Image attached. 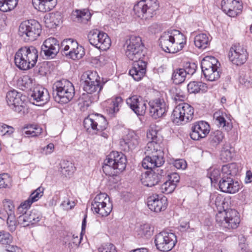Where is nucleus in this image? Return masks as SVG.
Listing matches in <instances>:
<instances>
[{
    "instance_id": "obj_35",
    "label": "nucleus",
    "mask_w": 252,
    "mask_h": 252,
    "mask_svg": "<svg viewBox=\"0 0 252 252\" xmlns=\"http://www.w3.org/2000/svg\"><path fill=\"white\" fill-rule=\"evenodd\" d=\"M195 46L199 49H205L210 42L209 36L205 33L199 34L194 39Z\"/></svg>"
},
{
    "instance_id": "obj_19",
    "label": "nucleus",
    "mask_w": 252,
    "mask_h": 252,
    "mask_svg": "<svg viewBox=\"0 0 252 252\" xmlns=\"http://www.w3.org/2000/svg\"><path fill=\"white\" fill-rule=\"evenodd\" d=\"M61 50L58 41L53 37L45 40L41 46V53L47 58H54Z\"/></svg>"
},
{
    "instance_id": "obj_43",
    "label": "nucleus",
    "mask_w": 252,
    "mask_h": 252,
    "mask_svg": "<svg viewBox=\"0 0 252 252\" xmlns=\"http://www.w3.org/2000/svg\"><path fill=\"white\" fill-rule=\"evenodd\" d=\"M139 137L134 132H129L126 135V144L129 148H134L138 145Z\"/></svg>"
},
{
    "instance_id": "obj_20",
    "label": "nucleus",
    "mask_w": 252,
    "mask_h": 252,
    "mask_svg": "<svg viewBox=\"0 0 252 252\" xmlns=\"http://www.w3.org/2000/svg\"><path fill=\"white\" fill-rule=\"evenodd\" d=\"M147 205L151 211L159 212L166 209L167 206V199L164 196L154 194L148 197Z\"/></svg>"
},
{
    "instance_id": "obj_46",
    "label": "nucleus",
    "mask_w": 252,
    "mask_h": 252,
    "mask_svg": "<svg viewBox=\"0 0 252 252\" xmlns=\"http://www.w3.org/2000/svg\"><path fill=\"white\" fill-rule=\"evenodd\" d=\"M137 232L141 237H148L152 234L151 225L148 223L140 225L137 228Z\"/></svg>"
},
{
    "instance_id": "obj_11",
    "label": "nucleus",
    "mask_w": 252,
    "mask_h": 252,
    "mask_svg": "<svg viewBox=\"0 0 252 252\" xmlns=\"http://www.w3.org/2000/svg\"><path fill=\"white\" fill-rule=\"evenodd\" d=\"M26 97L13 90L7 93L6 100L9 107L14 111L23 114L26 108Z\"/></svg>"
},
{
    "instance_id": "obj_13",
    "label": "nucleus",
    "mask_w": 252,
    "mask_h": 252,
    "mask_svg": "<svg viewBox=\"0 0 252 252\" xmlns=\"http://www.w3.org/2000/svg\"><path fill=\"white\" fill-rule=\"evenodd\" d=\"M155 242L158 250L168 252L175 246L177 242L176 236L173 233L162 231L156 236Z\"/></svg>"
},
{
    "instance_id": "obj_28",
    "label": "nucleus",
    "mask_w": 252,
    "mask_h": 252,
    "mask_svg": "<svg viewBox=\"0 0 252 252\" xmlns=\"http://www.w3.org/2000/svg\"><path fill=\"white\" fill-rule=\"evenodd\" d=\"M226 115L222 111L219 110L216 112L213 115L214 119L217 125L220 127H222L225 130L229 131L232 128V124L226 120Z\"/></svg>"
},
{
    "instance_id": "obj_1",
    "label": "nucleus",
    "mask_w": 252,
    "mask_h": 252,
    "mask_svg": "<svg viewBox=\"0 0 252 252\" xmlns=\"http://www.w3.org/2000/svg\"><path fill=\"white\" fill-rule=\"evenodd\" d=\"M147 137L149 139L145 147L146 157L143 159L142 165L145 169L154 170L159 169L164 162V153L160 148L162 137L153 128L147 132Z\"/></svg>"
},
{
    "instance_id": "obj_32",
    "label": "nucleus",
    "mask_w": 252,
    "mask_h": 252,
    "mask_svg": "<svg viewBox=\"0 0 252 252\" xmlns=\"http://www.w3.org/2000/svg\"><path fill=\"white\" fill-rule=\"evenodd\" d=\"M239 172L238 165L235 163L225 164L222 166L221 177H229L236 176Z\"/></svg>"
},
{
    "instance_id": "obj_47",
    "label": "nucleus",
    "mask_w": 252,
    "mask_h": 252,
    "mask_svg": "<svg viewBox=\"0 0 252 252\" xmlns=\"http://www.w3.org/2000/svg\"><path fill=\"white\" fill-rule=\"evenodd\" d=\"M29 222L31 224H35L39 221L42 218L41 214L37 210H33L31 211L26 212Z\"/></svg>"
},
{
    "instance_id": "obj_4",
    "label": "nucleus",
    "mask_w": 252,
    "mask_h": 252,
    "mask_svg": "<svg viewBox=\"0 0 252 252\" xmlns=\"http://www.w3.org/2000/svg\"><path fill=\"white\" fill-rule=\"evenodd\" d=\"M216 220L220 226L227 229L236 228L240 221L237 212L232 209L219 211Z\"/></svg>"
},
{
    "instance_id": "obj_55",
    "label": "nucleus",
    "mask_w": 252,
    "mask_h": 252,
    "mask_svg": "<svg viewBox=\"0 0 252 252\" xmlns=\"http://www.w3.org/2000/svg\"><path fill=\"white\" fill-rule=\"evenodd\" d=\"M122 103V98L120 96H117L112 100L111 106L110 107V112L111 113L117 112L119 110L120 105Z\"/></svg>"
},
{
    "instance_id": "obj_33",
    "label": "nucleus",
    "mask_w": 252,
    "mask_h": 252,
    "mask_svg": "<svg viewBox=\"0 0 252 252\" xmlns=\"http://www.w3.org/2000/svg\"><path fill=\"white\" fill-rule=\"evenodd\" d=\"M42 128L37 125H31L24 126L21 130L23 135L27 137L37 136L42 132Z\"/></svg>"
},
{
    "instance_id": "obj_7",
    "label": "nucleus",
    "mask_w": 252,
    "mask_h": 252,
    "mask_svg": "<svg viewBox=\"0 0 252 252\" xmlns=\"http://www.w3.org/2000/svg\"><path fill=\"white\" fill-rule=\"evenodd\" d=\"M40 24L34 20H27L22 22L18 30V34L25 41H33L40 34Z\"/></svg>"
},
{
    "instance_id": "obj_10",
    "label": "nucleus",
    "mask_w": 252,
    "mask_h": 252,
    "mask_svg": "<svg viewBox=\"0 0 252 252\" xmlns=\"http://www.w3.org/2000/svg\"><path fill=\"white\" fill-rule=\"evenodd\" d=\"M63 55L73 60L81 59L84 55V49L77 42L71 38L63 40L60 46Z\"/></svg>"
},
{
    "instance_id": "obj_9",
    "label": "nucleus",
    "mask_w": 252,
    "mask_h": 252,
    "mask_svg": "<svg viewBox=\"0 0 252 252\" xmlns=\"http://www.w3.org/2000/svg\"><path fill=\"white\" fill-rule=\"evenodd\" d=\"M193 109L187 103H180L173 110L171 116L173 122L178 125L187 123L193 118Z\"/></svg>"
},
{
    "instance_id": "obj_24",
    "label": "nucleus",
    "mask_w": 252,
    "mask_h": 252,
    "mask_svg": "<svg viewBox=\"0 0 252 252\" xmlns=\"http://www.w3.org/2000/svg\"><path fill=\"white\" fill-rule=\"evenodd\" d=\"M146 66V62L143 60L134 62L129 74L135 81H139L145 75Z\"/></svg>"
},
{
    "instance_id": "obj_5",
    "label": "nucleus",
    "mask_w": 252,
    "mask_h": 252,
    "mask_svg": "<svg viewBox=\"0 0 252 252\" xmlns=\"http://www.w3.org/2000/svg\"><path fill=\"white\" fill-rule=\"evenodd\" d=\"M157 0H142L133 7V11L137 17L148 20L154 17L158 8Z\"/></svg>"
},
{
    "instance_id": "obj_40",
    "label": "nucleus",
    "mask_w": 252,
    "mask_h": 252,
    "mask_svg": "<svg viewBox=\"0 0 252 252\" xmlns=\"http://www.w3.org/2000/svg\"><path fill=\"white\" fill-rule=\"evenodd\" d=\"M234 149L229 145H224L222 148L220 154V159L223 162H227L230 161L233 156Z\"/></svg>"
},
{
    "instance_id": "obj_57",
    "label": "nucleus",
    "mask_w": 252,
    "mask_h": 252,
    "mask_svg": "<svg viewBox=\"0 0 252 252\" xmlns=\"http://www.w3.org/2000/svg\"><path fill=\"white\" fill-rule=\"evenodd\" d=\"M43 189L39 187L33 191L28 198L33 203L37 201L43 195Z\"/></svg>"
},
{
    "instance_id": "obj_18",
    "label": "nucleus",
    "mask_w": 252,
    "mask_h": 252,
    "mask_svg": "<svg viewBox=\"0 0 252 252\" xmlns=\"http://www.w3.org/2000/svg\"><path fill=\"white\" fill-rule=\"evenodd\" d=\"M126 158L125 155L121 152L113 151L110 153L106 158V163L112 165L113 168L119 171H123L126 168Z\"/></svg>"
},
{
    "instance_id": "obj_25",
    "label": "nucleus",
    "mask_w": 252,
    "mask_h": 252,
    "mask_svg": "<svg viewBox=\"0 0 252 252\" xmlns=\"http://www.w3.org/2000/svg\"><path fill=\"white\" fill-rule=\"evenodd\" d=\"M31 97L36 101L37 105H42L46 103L50 99V95L47 89L41 87L34 89Z\"/></svg>"
},
{
    "instance_id": "obj_56",
    "label": "nucleus",
    "mask_w": 252,
    "mask_h": 252,
    "mask_svg": "<svg viewBox=\"0 0 252 252\" xmlns=\"http://www.w3.org/2000/svg\"><path fill=\"white\" fill-rule=\"evenodd\" d=\"M141 98V97L136 95H132L127 98L126 101V104L131 110L134 111V109L136 108L135 107L139 101V99Z\"/></svg>"
},
{
    "instance_id": "obj_36",
    "label": "nucleus",
    "mask_w": 252,
    "mask_h": 252,
    "mask_svg": "<svg viewBox=\"0 0 252 252\" xmlns=\"http://www.w3.org/2000/svg\"><path fill=\"white\" fill-rule=\"evenodd\" d=\"M60 165V172L62 176L67 177L72 175L75 170V167L71 162L63 160Z\"/></svg>"
},
{
    "instance_id": "obj_60",
    "label": "nucleus",
    "mask_w": 252,
    "mask_h": 252,
    "mask_svg": "<svg viewBox=\"0 0 252 252\" xmlns=\"http://www.w3.org/2000/svg\"><path fill=\"white\" fill-rule=\"evenodd\" d=\"M32 204V203L29 198L22 202L17 208L18 213H24L25 212H28L27 210L30 208Z\"/></svg>"
},
{
    "instance_id": "obj_39",
    "label": "nucleus",
    "mask_w": 252,
    "mask_h": 252,
    "mask_svg": "<svg viewBox=\"0 0 252 252\" xmlns=\"http://www.w3.org/2000/svg\"><path fill=\"white\" fill-rule=\"evenodd\" d=\"M206 84L201 82L192 81L188 85V90L189 93H197L200 91L205 92L207 88Z\"/></svg>"
},
{
    "instance_id": "obj_34",
    "label": "nucleus",
    "mask_w": 252,
    "mask_h": 252,
    "mask_svg": "<svg viewBox=\"0 0 252 252\" xmlns=\"http://www.w3.org/2000/svg\"><path fill=\"white\" fill-rule=\"evenodd\" d=\"M101 88L100 80L83 83V90L87 93L98 94Z\"/></svg>"
},
{
    "instance_id": "obj_8",
    "label": "nucleus",
    "mask_w": 252,
    "mask_h": 252,
    "mask_svg": "<svg viewBox=\"0 0 252 252\" xmlns=\"http://www.w3.org/2000/svg\"><path fill=\"white\" fill-rule=\"evenodd\" d=\"M201 69L207 80L210 81H215L220 77V63L213 56H206L201 61Z\"/></svg>"
},
{
    "instance_id": "obj_42",
    "label": "nucleus",
    "mask_w": 252,
    "mask_h": 252,
    "mask_svg": "<svg viewBox=\"0 0 252 252\" xmlns=\"http://www.w3.org/2000/svg\"><path fill=\"white\" fill-rule=\"evenodd\" d=\"M99 79L97 72L91 70L84 72L81 76V81H83V83L100 80Z\"/></svg>"
},
{
    "instance_id": "obj_41",
    "label": "nucleus",
    "mask_w": 252,
    "mask_h": 252,
    "mask_svg": "<svg viewBox=\"0 0 252 252\" xmlns=\"http://www.w3.org/2000/svg\"><path fill=\"white\" fill-rule=\"evenodd\" d=\"M18 3V0H0V10L7 12L13 9Z\"/></svg>"
},
{
    "instance_id": "obj_27",
    "label": "nucleus",
    "mask_w": 252,
    "mask_h": 252,
    "mask_svg": "<svg viewBox=\"0 0 252 252\" xmlns=\"http://www.w3.org/2000/svg\"><path fill=\"white\" fill-rule=\"evenodd\" d=\"M91 17V13L87 9H76L72 13V18L74 22L83 24H86Z\"/></svg>"
},
{
    "instance_id": "obj_29",
    "label": "nucleus",
    "mask_w": 252,
    "mask_h": 252,
    "mask_svg": "<svg viewBox=\"0 0 252 252\" xmlns=\"http://www.w3.org/2000/svg\"><path fill=\"white\" fill-rule=\"evenodd\" d=\"M159 40V45L162 50L170 53V48L172 46V42H173L172 30L163 32Z\"/></svg>"
},
{
    "instance_id": "obj_58",
    "label": "nucleus",
    "mask_w": 252,
    "mask_h": 252,
    "mask_svg": "<svg viewBox=\"0 0 252 252\" xmlns=\"http://www.w3.org/2000/svg\"><path fill=\"white\" fill-rule=\"evenodd\" d=\"M4 210H2V212L4 213L5 215H8L11 214H14V206L13 204V202L10 200H6L3 202Z\"/></svg>"
},
{
    "instance_id": "obj_48",
    "label": "nucleus",
    "mask_w": 252,
    "mask_h": 252,
    "mask_svg": "<svg viewBox=\"0 0 252 252\" xmlns=\"http://www.w3.org/2000/svg\"><path fill=\"white\" fill-rule=\"evenodd\" d=\"M173 41L176 42L178 44H181L184 46L186 44V38L185 36L179 31L173 30H172Z\"/></svg>"
},
{
    "instance_id": "obj_6",
    "label": "nucleus",
    "mask_w": 252,
    "mask_h": 252,
    "mask_svg": "<svg viewBox=\"0 0 252 252\" xmlns=\"http://www.w3.org/2000/svg\"><path fill=\"white\" fill-rule=\"evenodd\" d=\"M125 54L126 57L133 62L143 60L144 56V46L140 36L131 35L126 41Z\"/></svg>"
},
{
    "instance_id": "obj_26",
    "label": "nucleus",
    "mask_w": 252,
    "mask_h": 252,
    "mask_svg": "<svg viewBox=\"0 0 252 252\" xmlns=\"http://www.w3.org/2000/svg\"><path fill=\"white\" fill-rule=\"evenodd\" d=\"M57 3V0H32L34 8L42 12L50 11L55 7Z\"/></svg>"
},
{
    "instance_id": "obj_22",
    "label": "nucleus",
    "mask_w": 252,
    "mask_h": 252,
    "mask_svg": "<svg viewBox=\"0 0 252 252\" xmlns=\"http://www.w3.org/2000/svg\"><path fill=\"white\" fill-rule=\"evenodd\" d=\"M219 188L224 192L233 194L239 191L240 184L231 177H221L219 182Z\"/></svg>"
},
{
    "instance_id": "obj_54",
    "label": "nucleus",
    "mask_w": 252,
    "mask_h": 252,
    "mask_svg": "<svg viewBox=\"0 0 252 252\" xmlns=\"http://www.w3.org/2000/svg\"><path fill=\"white\" fill-rule=\"evenodd\" d=\"M12 241L11 235L4 231H0V244L8 245Z\"/></svg>"
},
{
    "instance_id": "obj_52",
    "label": "nucleus",
    "mask_w": 252,
    "mask_h": 252,
    "mask_svg": "<svg viewBox=\"0 0 252 252\" xmlns=\"http://www.w3.org/2000/svg\"><path fill=\"white\" fill-rule=\"evenodd\" d=\"M11 179L7 173L0 174V189L9 187L11 185Z\"/></svg>"
},
{
    "instance_id": "obj_14",
    "label": "nucleus",
    "mask_w": 252,
    "mask_h": 252,
    "mask_svg": "<svg viewBox=\"0 0 252 252\" xmlns=\"http://www.w3.org/2000/svg\"><path fill=\"white\" fill-rule=\"evenodd\" d=\"M84 126L86 130L91 132L100 131L106 130L108 123L102 116H92L86 118L84 120Z\"/></svg>"
},
{
    "instance_id": "obj_16",
    "label": "nucleus",
    "mask_w": 252,
    "mask_h": 252,
    "mask_svg": "<svg viewBox=\"0 0 252 252\" xmlns=\"http://www.w3.org/2000/svg\"><path fill=\"white\" fill-rule=\"evenodd\" d=\"M149 105L150 114L155 119L164 116L167 111L168 107L163 98H158L150 100Z\"/></svg>"
},
{
    "instance_id": "obj_59",
    "label": "nucleus",
    "mask_w": 252,
    "mask_h": 252,
    "mask_svg": "<svg viewBox=\"0 0 252 252\" xmlns=\"http://www.w3.org/2000/svg\"><path fill=\"white\" fill-rule=\"evenodd\" d=\"M98 252H117L115 246L111 243L104 244L98 248Z\"/></svg>"
},
{
    "instance_id": "obj_3",
    "label": "nucleus",
    "mask_w": 252,
    "mask_h": 252,
    "mask_svg": "<svg viewBox=\"0 0 252 252\" xmlns=\"http://www.w3.org/2000/svg\"><path fill=\"white\" fill-rule=\"evenodd\" d=\"M52 89L55 100L60 103H67L73 98L75 94L73 84L65 79L55 82Z\"/></svg>"
},
{
    "instance_id": "obj_61",
    "label": "nucleus",
    "mask_w": 252,
    "mask_h": 252,
    "mask_svg": "<svg viewBox=\"0 0 252 252\" xmlns=\"http://www.w3.org/2000/svg\"><path fill=\"white\" fill-rule=\"evenodd\" d=\"M184 67L186 75L187 74L192 75L196 71L197 65L194 63L187 62L185 63Z\"/></svg>"
},
{
    "instance_id": "obj_53",
    "label": "nucleus",
    "mask_w": 252,
    "mask_h": 252,
    "mask_svg": "<svg viewBox=\"0 0 252 252\" xmlns=\"http://www.w3.org/2000/svg\"><path fill=\"white\" fill-rule=\"evenodd\" d=\"M7 219V224L9 230L13 232L16 230L17 226V223L15 220L14 214H11L8 215H6Z\"/></svg>"
},
{
    "instance_id": "obj_38",
    "label": "nucleus",
    "mask_w": 252,
    "mask_h": 252,
    "mask_svg": "<svg viewBox=\"0 0 252 252\" xmlns=\"http://www.w3.org/2000/svg\"><path fill=\"white\" fill-rule=\"evenodd\" d=\"M186 75L184 68H176L172 73V79L175 84H179L184 82Z\"/></svg>"
},
{
    "instance_id": "obj_49",
    "label": "nucleus",
    "mask_w": 252,
    "mask_h": 252,
    "mask_svg": "<svg viewBox=\"0 0 252 252\" xmlns=\"http://www.w3.org/2000/svg\"><path fill=\"white\" fill-rule=\"evenodd\" d=\"M68 243V245L71 248L78 247L81 243V238L78 236H75L74 234H70L67 235L65 238V243Z\"/></svg>"
},
{
    "instance_id": "obj_64",
    "label": "nucleus",
    "mask_w": 252,
    "mask_h": 252,
    "mask_svg": "<svg viewBox=\"0 0 252 252\" xmlns=\"http://www.w3.org/2000/svg\"><path fill=\"white\" fill-rule=\"evenodd\" d=\"M173 97L176 101H183L186 98V95L180 89H176L175 92L173 93Z\"/></svg>"
},
{
    "instance_id": "obj_17",
    "label": "nucleus",
    "mask_w": 252,
    "mask_h": 252,
    "mask_svg": "<svg viewBox=\"0 0 252 252\" xmlns=\"http://www.w3.org/2000/svg\"><path fill=\"white\" fill-rule=\"evenodd\" d=\"M164 174V171L160 169L145 172L141 176V183L146 187L155 186L159 183Z\"/></svg>"
},
{
    "instance_id": "obj_15",
    "label": "nucleus",
    "mask_w": 252,
    "mask_h": 252,
    "mask_svg": "<svg viewBox=\"0 0 252 252\" xmlns=\"http://www.w3.org/2000/svg\"><path fill=\"white\" fill-rule=\"evenodd\" d=\"M228 57L229 60L233 64L240 65L246 62L248 54L246 50L238 43L234 44L230 48Z\"/></svg>"
},
{
    "instance_id": "obj_45",
    "label": "nucleus",
    "mask_w": 252,
    "mask_h": 252,
    "mask_svg": "<svg viewBox=\"0 0 252 252\" xmlns=\"http://www.w3.org/2000/svg\"><path fill=\"white\" fill-rule=\"evenodd\" d=\"M99 205V211H97V209H94L93 207V205H92V210L94 213L99 214L101 217H106L111 212L112 207V205L110 204H108V205Z\"/></svg>"
},
{
    "instance_id": "obj_21",
    "label": "nucleus",
    "mask_w": 252,
    "mask_h": 252,
    "mask_svg": "<svg viewBox=\"0 0 252 252\" xmlns=\"http://www.w3.org/2000/svg\"><path fill=\"white\" fill-rule=\"evenodd\" d=\"M210 131V126L206 122L199 121L193 124L190 133L191 138L194 140H198L205 138Z\"/></svg>"
},
{
    "instance_id": "obj_63",
    "label": "nucleus",
    "mask_w": 252,
    "mask_h": 252,
    "mask_svg": "<svg viewBox=\"0 0 252 252\" xmlns=\"http://www.w3.org/2000/svg\"><path fill=\"white\" fill-rule=\"evenodd\" d=\"M14 131V128L10 126H7L5 124H2L0 126V132L2 135L12 134Z\"/></svg>"
},
{
    "instance_id": "obj_50",
    "label": "nucleus",
    "mask_w": 252,
    "mask_h": 252,
    "mask_svg": "<svg viewBox=\"0 0 252 252\" xmlns=\"http://www.w3.org/2000/svg\"><path fill=\"white\" fill-rule=\"evenodd\" d=\"M135 107L133 112L137 115L142 116L144 115L147 109L146 102L141 98Z\"/></svg>"
},
{
    "instance_id": "obj_12",
    "label": "nucleus",
    "mask_w": 252,
    "mask_h": 252,
    "mask_svg": "<svg viewBox=\"0 0 252 252\" xmlns=\"http://www.w3.org/2000/svg\"><path fill=\"white\" fill-rule=\"evenodd\" d=\"M88 38L91 45L103 51L109 49L111 44L108 34L97 29L90 31L88 34Z\"/></svg>"
},
{
    "instance_id": "obj_30",
    "label": "nucleus",
    "mask_w": 252,
    "mask_h": 252,
    "mask_svg": "<svg viewBox=\"0 0 252 252\" xmlns=\"http://www.w3.org/2000/svg\"><path fill=\"white\" fill-rule=\"evenodd\" d=\"M98 98V95L97 94L83 93L79 99L81 108L84 110Z\"/></svg>"
},
{
    "instance_id": "obj_37",
    "label": "nucleus",
    "mask_w": 252,
    "mask_h": 252,
    "mask_svg": "<svg viewBox=\"0 0 252 252\" xmlns=\"http://www.w3.org/2000/svg\"><path fill=\"white\" fill-rule=\"evenodd\" d=\"M108 195L105 193H100L97 194L94 199L92 202V205H93V207L94 209H97L98 211L99 205H108L107 202L109 201V199L107 197Z\"/></svg>"
},
{
    "instance_id": "obj_62",
    "label": "nucleus",
    "mask_w": 252,
    "mask_h": 252,
    "mask_svg": "<svg viewBox=\"0 0 252 252\" xmlns=\"http://www.w3.org/2000/svg\"><path fill=\"white\" fill-rule=\"evenodd\" d=\"M20 214L22 215H21L18 218V223L23 225L24 227L30 225L31 223L30 222H29V220L26 214V212Z\"/></svg>"
},
{
    "instance_id": "obj_51",
    "label": "nucleus",
    "mask_w": 252,
    "mask_h": 252,
    "mask_svg": "<svg viewBox=\"0 0 252 252\" xmlns=\"http://www.w3.org/2000/svg\"><path fill=\"white\" fill-rule=\"evenodd\" d=\"M176 187L174 183L167 180L161 185L160 189L162 192L169 194L172 192Z\"/></svg>"
},
{
    "instance_id": "obj_23",
    "label": "nucleus",
    "mask_w": 252,
    "mask_h": 252,
    "mask_svg": "<svg viewBox=\"0 0 252 252\" xmlns=\"http://www.w3.org/2000/svg\"><path fill=\"white\" fill-rule=\"evenodd\" d=\"M221 8L228 16L235 17L241 12L242 5L239 1L236 0H222Z\"/></svg>"
},
{
    "instance_id": "obj_2",
    "label": "nucleus",
    "mask_w": 252,
    "mask_h": 252,
    "mask_svg": "<svg viewBox=\"0 0 252 252\" xmlns=\"http://www.w3.org/2000/svg\"><path fill=\"white\" fill-rule=\"evenodd\" d=\"M38 56V51L34 46L22 47L15 54V64L21 70L29 69L35 65Z\"/></svg>"
},
{
    "instance_id": "obj_31",
    "label": "nucleus",
    "mask_w": 252,
    "mask_h": 252,
    "mask_svg": "<svg viewBox=\"0 0 252 252\" xmlns=\"http://www.w3.org/2000/svg\"><path fill=\"white\" fill-rule=\"evenodd\" d=\"M61 20V15L59 12L49 13L44 17L45 25L50 29L55 28L59 25Z\"/></svg>"
},
{
    "instance_id": "obj_44",
    "label": "nucleus",
    "mask_w": 252,
    "mask_h": 252,
    "mask_svg": "<svg viewBox=\"0 0 252 252\" xmlns=\"http://www.w3.org/2000/svg\"><path fill=\"white\" fill-rule=\"evenodd\" d=\"M224 138V134L220 130H216L211 133L210 135V142L213 146L219 145Z\"/></svg>"
}]
</instances>
